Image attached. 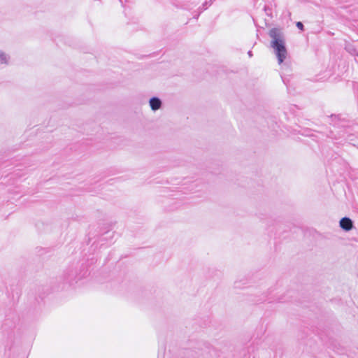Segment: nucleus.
I'll return each mask as SVG.
<instances>
[{"mask_svg":"<svg viewBox=\"0 0 358 358\" xmlns=\"http://www.w3.org/2000/svg\"><path fill=\"white\" fill-rule=\"evenodd\" d=\"M347 131L345 130H342L340 131H330L327 136L331 139L334 140H341V142L343 141H351L350 138L352 135H347Z\"/></svg>","mask_w":358,"mask_h":358,"instance_id":"5","label":"nucleus"},{"mask_svg":"<svg viewBox=\"0 0 358 358\" xmlns=\"http://www.w3.org/2000/svg\"><path fill=\"white\" fill-rule=\"evenodd\" d=\"M329 118L331 119V124H332V126L335 129L345 128L350 126V121L345 117H343L341 114H331L329 116Z\"/></svg>","mask_w":358,"mask_h":358,"instance_id":"3","label":"nucleus"},{"mask_svg":"<svg viewBox=\"0 0 358 358\" xmlns=\"http://www.w3.org/2000/svg\"><path fill=\"white\" fill-rule=\"evenodd\" d=\"M215 0H209L208 1H206L199 8V13L198 14H196L194 17L195 18H198L199 15L203 12L204 10H206L208 6H210L211 4H213V3L214 2Z\"/></svg>","mask_w":358,"mask_h":358,"instance_id":"8","label":"nucleus"},{"mask_svg":"<svg viewBox=\"0 0 358 358\" xmlns=\"http://www.w3.org/2000/svg\"><path fill=\"white\" fill-rule=\"evenodd\" d=\"M268 36L272 38L271 46L278 58L279 64H282L287 56V48L284 38V34L281 29L272 28L269 30Z\"/></svg>","mask_w":358,"mask_h":358,"instance_id":"1","label":"nucleus"},{"mask_svg":"<svg viewBox=\"0 0 358 358\" xmlns=\"http://www.w3.org/2000/svg\"><path fill=\"white\" fill-rule=\"evenodd\" d=\"M248 56H249L250 57H252V51H251V50H249V51L248 52Z\"/></svg>","mask_w":358,"mask_h":358,"instance_id":"13","label":"nucleus"},{"mask_svg":"<svg viewBox=\"0 0 358 358\" xmlns=\"http://www.w3.org/2000/svg\"><path fill=\"white\" fill-rule=\"evenodd\" d=\"M339 225L344 231H349L353 228V222L350 218L344 217L341 219Z\"/></svg>","mask_w":358,"mask_h":358,"instance_id":"6","label":"nucleus"},{"mask_svg":"<svg viewBox=\"0 0 358 358\" xmlns=\"http://www.w3.org/2000/svg\"><path fill=\"white\" fill-rule=\"evenodd\" d=\"M357 56H358V54H357Z\"/></svg>","mask_w":358,"mask_h":358,"instance_id":"15","label":"nucleus"},{"mask_svg":"<svg viewBox=\"0 0 358 358\" xmlns=\"http://www.w3.org/2000/svg\"><path fill=\"white\" fill-rule=\"evenodd\" d=\"M264 10H265L266 14L268 15V12H269V10H271V9L265 6L264 7Z\"/></svg>","mask_w":358,"mask_h":358,"instance_id":"12","label":"nucleus"},{"mask_svg":"<svg viewBox=\"0 0 358 358\" xmlns=\"http://www.w3.org/2000/svg\"><path fill=\"white\" fill-rule=\"evenodd\" d=\"M89 274L86 265L82 264L67 268L64 273V280L66 283L73 285Z\"/></svg>","mask_w":358,"mask_h":358,"instance_id":"2","label":"nucleus"},{"mask_svg":"<svg viewBox=\"0 0 358 358\" xmlns=\"http://www.w3.org/2000/svg\"><path fill=\"white\" fill-rule=\"evenodd\" d=\"M264 10H265L266 14L268 15V12H269V10H271V9L265 6L264 7Z\"/></svg>","mask_w":358,"mask_h":358,"instance_id":"11","label":"nucleus"},{"mask_svg":"<svg viewBox=\"0 0 358 358\" xmlns=\"http://www.w3.org/2000/svg\"><path fill=\"white\" fill-rule=\"evenodd\" d=\"M296 27L301 31L304 30V25L301 22H297L296 24Z\"/></svg>","mask_w":358,"mask_h":358,"instance_id":"10","label":"nucleus"},{"mask_svg":"<svg viewBox=\"0 0 358 358\" xmlns=\"http://www.w3.org/2000/svg\"><path fill=\"white\" fill-rule=\"evenodd\" d=\"M171 357L170 358H197L196 352L189 349H181L176 351L170 350Z\"/></svg>","mask_w":358,"mask_h":358,"instance_id":"4","label":"nucleus"},{"mask_svg":"<svg viewBox=\"0 0 358 358\" xmlns=\"http://www.w3.org/2000/svg\"><path fill=\"white\" fill-rule=\"evenodd\" d=\"M10 59V57L3 52H0V63L7 64Z\"/></svg>","mask_w":358,"mask_h":358,"instance_id":"9","label":"nucleus"},{"mask_svg":"<svg viewBox=\"0 0 358 358\" xmlns=\"http://www.w3.org/2000/svg\"><path fill=\"white\" fill-rule=\"evenodd\" d=\"M149 105L152 110L156 111L162 106V100L157 96H152L149 100Z\"/></svg>","mask_w":358,"mask_h":358,"instance_id":"7","label":"nucleus"},{"mask_svg":"<svg viewBox=\"0 0 358 358\" xmlns=\"http://www.w3.org/2000/svg\"><path fill=\"white\" fill-rule=\"evenodd\" d=\"M124 1H126L127 0H124ZM120 1L121 3L122 6H124V1L123 0H120Z\"/></svg>","mask_w":358,"mask_h":358,"instance_id":"14","label":"nucleus"}]
</instances>
